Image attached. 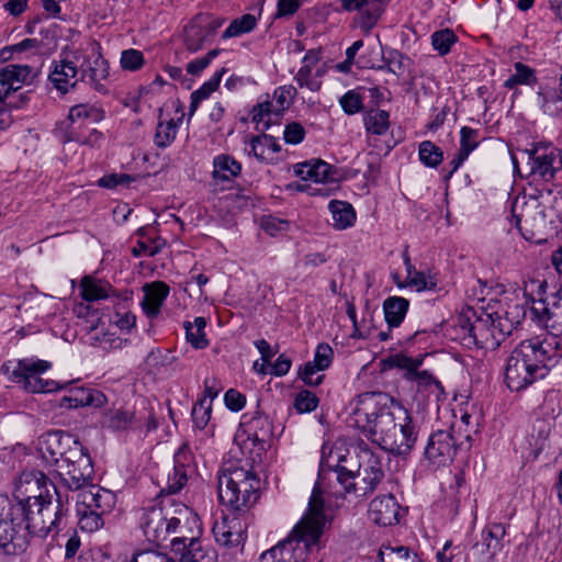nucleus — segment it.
I'll return each instance as SVG.
<instances>
[{"mask_svg": "<svg viewBox=\"0 0 562 562\" xmlns=\"http://www.w3.org/2000/svg\"><path fill=\"white\" fill-rule=\"evenodd\" d=\"M551 344L539 337L522 340L512 351L504 371L506 386H529L546 379Z\"/></svg>", "mask_w": 562, "mask_h": 562, "instance_id": "obj_6", "label": "nucleus"}, {"mask_svg": "<svg viewBox=\"0 0 562 562\" xmlns=\"http://www.w3.org/2000/svg\"><path fill=\"white\" fill-rule=\"evenodd\" d=\"M202 535V525L199 516L187 505L178 504L171 507L169 518L170 549L183 551L188 542L196 540Z\"/></svg>", "mask_w": 562, "mask_h": 562, "instance_id": "obj_9", "label": "nucleus"}, {"mask_svg": "<svg viewBox=\"0 0 562 562\" xmlns=\"http://www.w3.org/2000/svg\"><path fill=\"white\" fill-rule=\"evenodd\" d=\"M379 558L381 562H424L416 552L404 546H383L379 551Z\"/></svg>", "mask_w": 562, "mask_h": 562, "instance_id": "obj_41", "label": "nucleus"}, {"mask_svg": "<svg viewBox=\"0 0 562 562\" xmlns=\"http://www.w3.org/2000/svg\"><path fill=\"white\" fill-rule=\"evenodd\" d=\"M77 502L83 508L106 515L115 505V495L106 488L90 484L79 492Z\"/></svg>", "mask_w": 562, "mask_h": 562, "instance_id": "obj_22", "label": "nucleus"}, {"mask_svg": "<svg viewBox=\"0 0 562 562\" xmlns=\"http://www.w3.org/2000/svg\"><path fill=\"white\" fill-rule=\"evenodd\" d=\"M241 164L233 156L221 154L213 158L212 179L216 184L228 186L241 173Z\"/></svg>", "mask_w": 562, "mask_h": 562, "instance_id": "obj_24", "label": "nucleus"}, {"mask_svg": "<svg viewBox=\"0 0 562 562\" xmlns=\"http://www.w3.org/2000/svg\"><path fill=\"white\" fill-rule=\"evenodd\" d=\"M205 392L207 394L196 401L191 415L194 428L209 435L210 430L206 427L211 419L212 401L217 396V391L215 389H205Z\"/></svg>", "mask_w": 562, "mask_h": 562, "instance_id": "obj_30", "label": "nucleus"}, {"mask_svg": "<svg viewBox=\"0 0 562 562\" xmlns=\"http://www.w3.org/2000/svg\"><path fill=\"white\" fill-rule=\"evenodd\" d=\"M294 171L302 180H310L315 183L338 182L341 179L338 168L321 159L297 164Z\"/></svg>", "mask_w": 562, "mask_h": 562, "instance_id": "obj_19", "label": "nucleus"}, {"mask_svg": "<svg viewBox=\"0 0 562 562\" xmlns=\"http://www.w3.org/2000/svg\"><path fill=\"white\" fill-rule=\"evenodd\" d=\"M457 41V35L449 29L436 31L431 35V45L440 56L449 54Z\"/></svg>", "mask_w": 562, "mask_h": 562, "instance_id": "obj_49", "label": "nucleus"}, {"mask_svg": "<svg viewBox=\"0 0 562 562\" xmlns=\"http://www.w3.org/2000/svg\"><path fill=\"white\" fill-rule=\"evenodd\" d=\"M505 535L506 528L501 522L491 524L482 531L483 546L491 559L503 550Z\"/></svg>", "mask_w": 562, "mask_h": 562, "instance_id": "obj_32", "label": "nucleus"}, {"mask_svg": "<svg viewBox=\"0 0 562 562\" xmlns=\"http://www.w3.org/2000/svg\"><path fill=\"white\" fill-rule=\"evenodd\" d=\"M104 139V135L102 132L93 128L89 132L87 136L79 135L77 133L67 134L64 138V143L76 142L80 145H86L90 147H99Z\"/></svg>", "mask_w": 562, "mask_h": 562, "instance_id": "obj_59", "label": "nucleus"}, {"mask_svg": "<svg viewBox=\"0 0 562 562\" xmlns=\"http://www.w3.org/2000/svg\"><path fill=\"white\" fill-rule=\"evenodd\" d=\"M212 40L206 27L201 22H193L186 30V46L191 52H196L203 47V45Z\"/></svg>", "mask_w": 562, "mask_h": 562, "instance_id": "obj_44", "label": "nucleus"}, {"mask_svg": "<svg viewBox=\"0 0 562 562\" xmlns=\"http://www.w3.org/2000/svg\"><path fill=\"white\" fill-rule=\"evenodd\" d=\"M40 493L0 506V548L7 554H19L26 550L30 537L45 538L58 533L68 512V497H63L56 485L41 474L35 480Z\"/></svg>", "mask_w": 562, "mask_h": 562, "instance_id": "obj_1", "label": "nucleus"}, {"mask_svg": "<svg viewBox=\"0 0 562 562\" xmlns=\"http://www.w3.org/2000/svg\"><path fill=\"white\" fill-rule=\"evenodd\" d=\"M52 362L37 357H29L19 360H9L2 364V372L12 383L24 386H70L80 379L69 381H55L45 379L43 375L52 369Z\"/></svg>", "mask_w": 562, "mask_h": 562, "instance_id": "obj_8", "label": "nucleus"}, {"mask_svg": "<svg viewBox=\"0 0 562 562\" xmlns=\"http://www.w3.org/2000/svg\"><path fill=\"white\" fill-rule=\"evenodd\" d=\"M530 173L544 181H550L562 169V154L551 143H537L526 149Z\"/></svg>", "mask_w": 562, "mask_h": 562, "instance_id": "obj_11", "label": "nucleus"}, {"mask_svg": "<svg viewBox=\"0 0 562 562\" xmlns=\"http://www.w3.org/2000/svg\"><path fill=\"white\" fill-rule=\"evenodd\" d=\"M368 135H384L390 128V114L385 110H369L363 114Z\"/></svg>", "mask_w": 562, "mask_h": 562, "instance_id": "obj_35", "label": "nucleus"}, {"mask_svg": "<svg viewBox=\"0 0 562 562\" xmlns=\"http://www.w3.org/2000/svg\"><path fill=\"white\" fill-rule=\"evenodd\" d=\"M120 63L123 69L137 71L144 66L145 59L140 50L130 48L122 52Z\"/></svg>", "mask_w": 562, "mask_h": 562, "instance_id": "obj_57", "label": "nucleus"}, {"mask_svg": "<svg viewBox=\"0 0 562 562\" xmlns=\"http://www.w3.org/2000/svg\"><path fill=\"white\" fill-rule=\"evenodd\" d=\"M326 521L323 492L316 483L306 513L295 525L291 535L263 552L258 562H305L310 550L317 546Z\"/></svg>", "mask_w": 562, "mask_h": 562, "instance_id": "obj_5", "label": "nucleus"}, {"mask_svg": "<svg viewBox=\"0 0 562 562\" xmlns=\"http://www.w3.org/2000/svg\"><path fill=\"white\" fill-rule=\"evenodd\" d=\"M261 229L271 237L282 236L290 229L288 220L279 218L272 215H266L260 221Z\"/></svg>", "mask_w": 562, "mask_h": 562, "instance_id": "obj_51", "label": "nucleus"}, {"mask_svg": "<svg viewBox=\"0 0 562 562\" xmlns=\"http://www.w3.org/2000/svg\"><path fill=\"white\" fill-rule=\"evenodd\" d=\"M29 101V97L25 93H20L18 100H9L0 98V131H5L13 123V116L11 111L20 109Z\"/></svg>", "mask_w": 562, "mask_h": 562, "instance_id": "obj_46", "label": "nucleus"}, {"mask_svg": "<svg viewBox=\"0 0 562 562\" xmlns=\"http://www.w3.org/2000/svg\"><path fill=\"white\" fill-rule=\"evenodd\" d=\"M188 482V471H177L172 468V472L168 473L167 484L161 490V493L168 495L178 493Z\"/></svg>", "mask_w": 562, "mask_h": 562, "instance_id": "obj_61", "label": "nucleus"}, {"mask_svg": "<svg viewBox=\"0 0 562 562\" xmlns=\"http://www.w3.org/2000/svg\"><path fill=\"white\" fill-rule=\"evenodd\" d=\"M144 297L140 303L145 315L156 318L160 314L161 306L169 295L170 288L162 281H154L143 286Z\"/></svg>", "mask_w": 562, "mask_h": 562, "instance_id": "obj_23", "label": "nucleus"}, {"mask_svg": "<svg viewBox=\"0 0 562 562\" xmlns=\"http://www.w3.org/2000/svg\"><path fill=\"white\" fill-rule=\"evenodd\" d=\"M294 80L300 88H305L312 92L319 91L323 85V81L315 77L313 68H308V66H301L294 76Z\"/></svg>", "mask_w": 562, "mask_h": 562, "instance_id": "obj_52", "label": "nucleus"}, {"mask_svg": "<svg viewBox=\"0 0 562 562\" xmlns=\"http://www.w3.org/2000/svg\"><path fill=\"white\" fill-rule=\"evenodd\" d=\"M515 72L504 81V87L513 90L518 86H535L538 82L536 70L530 66L516 61L514 64Z\"/></svg>", "mask_w": 562, "mask_h": 562, "instance_id": "obj_37", "label": "nucleus"}, {"mask_svg": "<svg viewBox=\"0 0 562 562\" xmlns=\"http://www.w3.org/2000/svg\"><path fill=\"white\" fill-rule=\"evenodd\" d=\"M150 505L142 508L139 515V527L148 542L161 546L169 540V518L171 507Z\"/></svg>", "mask_w": 562, "mask_h": 562, "instance_id": "obj_12", "label": "nucleus"}, {"mask_svg": "<svg viewBox=\"0 0 562 562\" xmlns=\"http://www.w3.org/2000/svg\"><path fill=\"white\" fill-rule=\"evenodd\" d=\"M531 296L522 293H506L494 304H488V310L499 324V331L507 336L516 329L526 317V306L531 305Z\"/></svg>", "mask_w": 562, "mask_h": 562, "instance_id": "obj_10", "label": "nucleus"}, {"mask_svg": "<svg viewBox=\"0 0 562 562\" xmlns=\"http://www.w3.org/2000/svg\"><path fill=\"white\" fill-rule=\"evenodd\" d=\"M258 19L250 13H246L240 18L233 20L226 30L222 34L223 40H227L231 37H237L244 34H247L255 30L257 26Z\"/></svg>", "mask_w": 562, "mask_h": 562, "instance_id": "obj_43", "label": "nucleus"}, {"mask_svg": "<svg viewBox=\"0 0 562 562\" xmlns=\"http://www.w3.org/2000/svg\"><path fill=\"white\" fill-rule=\"evenodd\" d=\"M249 155L260 162L272 164L277 160V154L280 153L281 146L278 140L268 134L252 136L249 140Z\"/></svg>", "mask_w": 562, "mask_h": 562, "instance_id": "obj_25", "label": "nucleus"}, {"mask_svg": "<svg viewBox=\"0 0 562 562\" xmlns=\"http://www.w3.org/2000/svg\"><path fill=\"white\" fill-rule=\"evenodd\" d=\"M473 316L474 321L469 324V335L474 344L486 349L498 347L507 335L499 331V324L488 307L480 313L473 312Z\"/></svg>", "mask_w": 562, "mask_h": 562, "instance_id": "obj_13", "label": "nucleus"}, {"mask_svg": "<svg viewBox=\"0 0 562 562\" xmlns=\"http://www.w3.org/2000/svg\"><path fill=\"white\" fill-rule=\"evenodd\" d=\"M278 115L279 112L273 110V104L269 100L257 103L250 111V120L258 131L268 130Z\"/></svg>", "mask_w": 562, "mask_h": 562, "instance_id": "obj_39", "label": "nucleus"}, {"mask_svg": "<svg viewBox=\"0 0 562 562\" xmlns=\"http://www.w3.org/2000/svg\"><path fill=\"white\" fill-rule=\"evenodd\" d=\"M353 415L363 435L390 453L406 456L417 440L408 411L385 392L368 391L358 395Z\"/></svg>", "mask_w": 562, "mask_h": 562, "instance_id": "obj_2", "label": "nucleus"}, {"mask_svg": "<svg viewBox=\"0 0 562 562\" xmlns=\"http://www.w3.org/2000/svg\"><path fill=\"white\" fill-rule=\"evenodd\" d=\"M537 94L546 114L558 116L562 113V91L560 89L550 92L538 91Z\"/></svg>", "mask_w": 562, "mask_h": 562, "instance_id": "obj_48", "label": "nucleus"}, {"mask_svg": "<svg viewBox=\"0 0 562 562\" xmlns=\"http://www.w3.org/2000/svg\"><path fill=\"white\" fill-rule=\"evenodd\" d=\"M409 306L408 300L402 296H391L383 302L385 322L390 328L398 327Z\"/></svg>", "mask_w": 562, "mask_h": 562, "instance_id": "obj_31", "label": "nucleus"}, {"mask_svg": "<svg viewBox=\"0 0 562 562\" xmlns=\"http://www.w3.org/2000/svg\"><path fill=\"white\" fill-rule=\"evenodd\" d=\"M76 510L79 518L78 525L81 530L93 532L99 530L104 525L103 514L83 508L82 504H79V502L76 504Z\"/></svg>", "mask_w": 562, "mask_h": 562, "instance_id": "obj_45", "label": "nucleus"}, {"mask_svg": "<svg viewBox=\"0 0 562 562\" xmlns=\"http://www.w3.org/2000/svg\"><path fill=\"white\" fill-rule=\"evenodd\" d=\"M105 117L104 110L97 105L90 103H80L70 108L68 113V120L71 123H76L80 120H89L93 123H99L103 121Z\"/></svg>", "mask_w": 562, "mask_h": 562, "instance_id": "obj_42", "label": "nucleus"}, {"mask_svg": "<svg viewBox=\"0 0 562 562\" xmlns=\"http://www.w3.org/2000/svg\"><path fill=\"white\" fill-rule=\"evenodd\" d=\"M334 358V351L328 344H319L316 347L314 358L302 364L297 371L300 379L307 385L317 386L323 382L324 374L322 373L327 369Z\"/></svg>", "mask_w": 562, "mask_h": 562, "instance_id": "obj_17", "label": "nucleus"}, {"mask_svg": "<svg viewBox=\"0 0 562 562\" xmlns=\"http://www.w3.org/2000/svg\"><path fill=\"white\" fill-rule=\"evenodd\" d=\"M411 286L414 288L416 291H432L437 288V279L434 276H426L422 271H417L416 273H413V277L411 280L405 281L404 284H400L398 286Z\"/></svg>", "mask_w": 562, "mask_h": 562, "instance_id": "obj_56", "label": "nucleus"}, {"mask_svg": "<svg viewBox=\"0 0 562 562\" xmlns=\"http://www.w3.org/2000/svg\"><path fill=\"white\" fill-rule=\"evenodd\" d=\"M358 464L355 471L352 467L344 463L348 462L345 456L337 457V464L334 471L337 473V480L347 493H355L357 496H367L372 493L384 479L382 459L373 452L367 445L358 447Z\"/></svg>", "mask_w": 562, "mask_h": 562, "instance_id": "obj_7", "label": "nucleus"}, {"mask_svg": "<svg viewBox=\"0 0 562 562\" xmlns=\"http://www.w3.org/2000/svg\"><path fill=\"white\" fill-rule=\"evenodd\" d=\"M35 77L34 69L29 65L9 64L0 69V98L18 100L15 92L23 86L31 85Z\"/></svg>", "mask_w": 562, "mask_h": 562, "instance_id": "obj_16", "label": "nucleus"}, {"mask_svg": "<svg viewBox=\"0 0 562 562\" xmlns=\"http://www.w3.org/2000/svg\"><path fill=\"white\" fill-rule=\"evenodd\" d=\"M318 397L308 389H302L294 398L293 406L297 413H311L318 406Z\"/></svg>", "mask_w": 562, "mask_h": 562, "instance_id": "obj_53", "label": "nucleus"}, {"mask_svg": "<svg viewBox=\"0 0 562 562\" xmlns=\"http://www.w3.org/2000/svg\"><path fill=\"white\" fill-rule=\"evenodd\" d=\"M459 438H453L449 430L439 429L430 434L424 450L425 458L437 467H443L452 462Z\"/></svg>", "mask_w": 562, "mask_h": 562, "instance_id": "obj_15", "label": "nucleus"}, {"mask_svg": "<svg viewBox=\"0 0 562 562\" xmlns=\"http://www.w3.org/2000/svg\"><path fill=\"white\" fill-rule=\"evenodd\" d=\"M404 376L408 382L418 386H440V382L428 370L414 369L412 373H405Z\"/></svg>", "mask_w": 562, "mask_h": 562, "instance_id": "obj_63", "label": "nucleus"}, {"mask_svg": "<svg viewBox=\"0 0 562 562\" xmlns=\"http://www.w3.org/2000/svg\"><path fill=\"white\" fill-rule=\"evenodd\" d=\"M205 327L206 319L201 316L195 317L192 323L188 321L183 323L186 338L193 348L204 349L209 346Z\"/></svg>", "mask_w": 562, "mask_h": 562, "instance_id": "obj_36", "label": "nucleus"}, {"mask_svg": "<svg viewBox=\"0 0 562 562\" xmlns=\"http://www.w3.org/2000/svg\"><path fill=\"white\" fill-rule=\"evenodd\" d=\"M418 157L428 168H437L443 160V151L430 140H424L418 146Z\"/></svg>", "mask_w": 562, "mask_h": 562, "instance_id": "obj_47", "label": "nucleus"}, {"mask_svg": "<svg viewBox=\"0 0 562 562\" xmlns=\"http://www.w3.org/2000/svg\"><path fill=\"white\" fill-rule=\"evenodd\" d=\"M81 80L87 82L98 92L106 93L108 88L103 83L109 77V63L100 52H94L91 56L83 57L80 64Z\"/></svg>", "mask_w": 562, "mask_h": 562, "instance_id": "obj_18", "label": "nucleus"}, {"mask_svg": "<svg viewBox=\"0 0 562 562\" xmlns=\"http://www.w3.org/2000/svg\"><path fill=\"white\" fill-rule=\"evenodd\" d=\"M77 394L65 396L60 406L66 408H78L85 406L101 407L106 402V396L100 389H76Z\"/></svg>", "mask_w": 562, "mask_h": 562, "instance_id": "obj_27", "label": "nucleus"}, {"mask_svg": "<svg viewBox=\"0 0 562 562\" xmlns=\"http://www.w3.org/2000/svg\"><path fill=\"white\" fill-rule=\"evenodd\" d=\"M401 506L392 494L376 496L369 505L368 516L379 526H393L400 521Z\"/></svg>", "mask_w": 562, "mask_h": 562, "instance_id": "obj_21", "label": "nucleus"}, {"mask_svg": "<svg viewBox=\"0 0 562 562\" xmlns=\"http://www.w3.org/2000/svg\"><path fill=\"white\" fill-rule=\"evenodd\" d=\"M181 122L182 117H179L177 121L175 119H170L168 121H159L154 135L155 145L159 148L169 147L177 137L178 128Z\"/></svg>", "mask_w": 562, "mask_h": 562, "instance_id": "obj_40", "label": "nucleus"}, {"mask_svg": "<svg viewBox=\"0 0 562 562\" xmlns=\"http://www.w3.org/2000/svg\"><path fill=\"white\" fill-rule=\"evenodd\" d=\"M183 551H175L180 562H217V553L213 547L199 537L188 542Z\"/></svg>", "mask_w": 562, "mask_h": 562, "instance_id": "obj_26", "label": "nucleus"}, {"mask_svg": "<svg viewBox=\"0 0 562 562\" xmlns=\"http://www.w3.org/2000/svg\"><path fill=\"white\" fill-rule=\"evenodd\" d=\"M74 58L76 61L68 59L54 61L53 69L49 72L48 79L50 83L61 94H66L77 85V76L79 72L77 63L80 60L79 50L74 53Z\"/></svg>", "mask_w": 562, "mask_h": 562, "instance_id": "obj_20", "label": "nucleus"}, {"mask_svg": "<svg viewBox=\"0 0 562 562\" xmlns=\"http://www.w3.org/2000/svg\"><path fill=\"white\" fill-rule=\"evenodd\" d=\"M220 54V49H212L210 50L206 55L202 56V57H199V58H195L193 60H191L188 65H187V71L188 74L192 75V76H198L200 75L210 64L211 61L217 57Z\"/></svg>", "mask_w": 562, "mask_h": 562, "instance_id": "obj_64", "label": "nucleus"}, {"mask_svg": "<svg viewBox=\"0 0 562 562\" xmlns=\"http://www.w3.org/2000/svg\"><path fill=\"white\" fill-rule=\"evenodd\" d=\"M339 104L347 115H355L363 110V98L356 90H348L339 98Z\"/></svg>", "mask_w": 562, "mask_h": 562, "instance_id": "obj_54", "label": "nucleus"}, {"mask_svg": "<svg viewBox=\"0 0 562 562\" xmlns=\"http://www.w3.org/2000/svg\"><path fill=\"white\" fill-rule=\"evenodd\" d=\"M136 424L134 412L126 409L116 411L109 419L110 428L122 431L133 428Z\"/></svg>", "mask_w": 562, "mask_h": 562, "instance_id": "obj_55", "label": "nucleus"}, {"mask_svg": "<svg viewBox=\"0 0 562 562\" xmlns=\"http://www.w3.org/2000/svg\"><path fill=\"white\" fill-rule=\"evenodd\" d=\"M248 438L265 443L272 437V424L268 416L256 415L245 423Z\"/></svg>", "mask_w": 562, "mask_h": 562, "instance_id": "obj_33", "label": "nucleus"}, {"mask_svg": "<svg viewBox=\"0 0 562 562\" xmlns=\"http://www.w3.org/2000/svg\"><path fill=\"white\" fill-rule=\"evenodd\" d=\"M453 434V438H459L457 441V449L469 450L472 446L473 435L476 434V426L471 428H464V426L453 424L450 429Z\"/></svg>", "mask_w": 562, "mask_h": 562, "instance_id": "obj_60", "label": "nucleus"}, {"mask_svg": "<svg viewBox=\"0 0 562 562\" xmlns=\"http://www.w3.org/2000/svg\"><path fill=\"white\" fill-rule=\"evenodd\" d=\"M112 288L109 283L85 277L80 283V295L87 302L104 300L110 296Z\"/></svg>", "mask_w": 562, "mask_h": 562, "instance_id": "obj_34", "label": "nucleus"}, {"mask_svg": "<svg viewBox=\"0 0 562 562\" xmlns=\"http://www.w3.org/2000/svg\"><path fill=\"white\" fill-rule=\"evenodd\" d=\"M135 178L127 173H110L104 175L98 180V186L106 189H114L117 187H128Z\"/></svg>", "mask_w": 562, "mask_h": 562, "instance_id": "obj_62", "label": "nucleus"}, {"mask_svg": "<svg viewBox=\"0 0 562 562\" xmlns=\"http://www.w3.org/2000/svg\"><path fill=\"white\" fill-rule=\"evenodd\" d=\"M554 425L553 418H536L528 434V443L535 458L544 449L547 440Z\"/></svg>", "mask_w": 562, "mask_h": 562, "instance_id": "obj_29", "label": "nucleus"}, {"mask_svg": "<svg viewBox=\"0 0 562 562\" xmlns=\"http://www.w3.org/2000/svg\"><path fill=\"white\" fill-rule=\"evenodd\" d=\"M479 131L469 126L460 130V148L459 151L469 156L479 146Z\"/></svg>", "mask_w": 562, "mask_h": 562, "instance_id": "obj_58", "label": "nucleus"}, {"mask_svg": "<svg viewBox=\"0 0 562 562\" xmlns=\"http://www.w3.org/2000/svg\"><path fill=\"white\" fill-rule=\"evenodd\" d=\"M37 450L43 461L60 477L70 491H82L93 479L92 461L72 435L63 430H52L38 439Z\"/></svg>", "mask_w": 562, "mask_h": 562, "instance_id": "obj_4", "label": "nucleus"}, {"mask_svg": "<svg viewBox=\"0 0 562 562\" xmlns=\"http://www.w3.org/2000/svg\"><path fill=\"white\" fill-rule=\"evenodd\" d=\"M258 480L249 470L228 467L218 475V498L234 513L222 517L213 526V535L220 546L236 548L243 546L246 539V522L236 512L252 504L257 496Z\"/></svg>", "mask_w": 562, "mask_h": 562, "instance_id": "obj_3", "label": "nucleus"}, {"mask_svg": "<svg viewBox=\"0 0 562 562\" xmlns=\"http://www.w3.org/2000/svg\"><path fill=\"white\" fill-rule=\"evenodd\" d=\"M530 312L533 318L553 336L562 335V295L553 293L542 299H531Z\"/></svg>", "mask_w": 562, "mask_h": 562, "instance_id": "obj_14", "label": "nucleus"}, {"mask_svg": "<svg viewBox=\"0 0 562 562\" xmlns=\"http://www.w3.org/2000/svg\"><path fill=\"white\" fill-rule=\"evenodd\" d=\"M328 211L331 214V226L336 231H344L355 225L357 214L353 206L346 201L331 200L328 203Z\"/></svg>", "mask_w": 562, "mask_h": 562, "instance_id": "obj_28", "label": "nucleus"}, {"mask_svg": "<svg viewBox=\"0 0 562 562\" xmlns=\"http://www.w3.org/2000/svg\"><path fill=\"white\" fill-rule=\"evenodd\" d=\"M226 72L225 68L216 70L213 76L205 81L198 90L191 93L190 114L192 115L198 109L199 104L206 100L218 87L223 75Z\"/></svg>", "mask_w": 562, "mask_h": 562, "instance_id": "obj_38", "label": "nucleus"}, {"mask_svg": "<svg viewBox=\"0 0 562 562\" xmlns=\"http://www.w3.org/2000/svg\"><path fill=\"white\" fill-rule=\"evenodd\" d=\"M449 395L452 396L451 411L454 416L457 412H460L461 407L471 408V389H449L448 392H446V389H440L438 398L440 400L441 396L446 397Z\"/></svg>", "mask_w": 562, "mask_h": 562, "instance_id": "obj_50", "label": "nucleus"}]
</instances>
